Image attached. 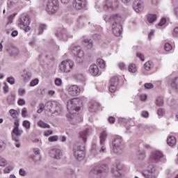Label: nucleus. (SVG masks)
I'll return each instance as SVG.
<instances>
[{"instance_id":"f257e3e1","label":"nucleus","mask_w":178,"mask_h":178,"mask_svg":"<svg viewBox=\"0 0 178 178\" xmlns=\"http://www.w3.org/2000/svg\"><path fill=\"white\" fill-rule=\"evenodd\" d=\"M104 19L105 22H109L111 23L113 34L116 37H119L122 34V16L119 14H114L110 17L108 15H104Z\"/></svg>"},{"instance_id":"f03ea898","label":"nucleus","mask_w":178,"mask_h":178,"mask_svg":"<svg viewBox=\"0 0 178 178\" xmlns=\"http://www.w3.org/2000/svg\"><path fill=\"white\" fill-rule=\"evenodd\" d=\"M81 104L83 101L79 98H73L67 102V109L70 114H67L66 116L68 119H73V115L80 111Z\"/></svg>"},{"instance_id":"7ed1b4c3","label":"nucleus","mask_w":178,"mask_h":178,"mask_svg":"<svg viewBox=\"0 0 178 178\" xmlns=\"http://www.w3.org/2000/svg\"><path fill=\"white\" fill-rule=\"evenodd\" d=\"M109 172V167L105 164L94 167L90 172L89 176L91 178H101L104 174Z\"/></svg>"},{"instance_id":"20e7f679","label":"nucleus","mask_w":178,"mask_h":178,"mask_svg":"<svg viewBox=\"0 0 178 178\" xmlns=\"http://www.w3.org/2000/svg\"><path fill=\"white\" fill-rule=\"evenodd\" d=\"M14 127L11 132L12 134V138L13 140L15 142V147L17 148H19L20 147V137L22 136V134H23V130L19 129V126H20V124L19 122V120H15L14 122Z\"/></svg>"},{"instance_id":"39448f33","label":"nucleus","mask_w":178,"mask_h":178,"mask_svg":"<svg viewBox=\"0 0 178 178\" xmlns=\"http://www.w3.org/2000/svg\"><path fill=\"white\" fill-rule=\"evenodd\" d=\"M58 67L61 73H70L74 67V62L70 59L64 60L60 63Z\"/></svg>"},{"instance_id":"423d86ee","label":"nucleus","mask_w":178,"mask_h":178,"mask_svg":"<svg viewBox=\"0 0 178 178\" xmlns=\"http://www.w3.org/2000/svg\"><path fill=\"white\" fill-rule=\"evenodd\" d=\"M112 149L115 154H122L123 152V140L122 137L117 136L113 138Z\"/></svg>"},{"instance_id":"0eeeda50","label":"nucleus","mask_w":178,"mask_h":178,"mask_svg":"<svg viewBox=\"0 0 178 178\" xmlns=\"http://www.w3.org/2000/svg\"><path fill=\"white\" fill-rule=\"evenodd\" d=\"M59 9V1L58 0H48L46 5V10L50 15H55Z\"/></svg>"},{"instance_id":"6e6552de","label":"nucleus","mask_w":178,"mask_h":178,"mask_svg":"<svg viewBox=\"0 0 178 178\" xmlns=\"http://www.w3.org/2000/svg\"><path fill=\"white\" fill-rule=\"evenodd\" d=\"M72 54L76 58V62L81 63L84 59V51L81 49L80 46L75 47L72 50Z\"/></svg>"},{"instance_id":"1a4fd4ad","label":"nucleus","mask_w":178,"mask_h":178,"mask_svg":"<svg viewBox=\"0 0 178 178\" xmlns=\"http://www.w3.org/2000/svg\"><path fill=\"white\" fill-rule=\"evenodd\" d=\"M74 156L78 161H83L84 159V146L80 147L75 145L73 149Z\"/></svg>"},{"instance_id":"9d476101","label":"nucleus","mask_w":178,"mask_h":178,"mask_svg":"<svg viewBox=\"0 0 178 178\" xmlns=\"http://www.w3.org/2000/svg\"><path fill=\"white\" fill-rule=\"evenodd\" d=\"M47 106H50L49 108V111L51 109H55L54 113H58V115H60V112H62V106L58 102H49L47 104Z\"/></svg>"},{"instance_id":"9b49d317","label":"nucleus","mask_w":178,"mask_h":178,"mask_svg":"<svg viewBox=\"0 0 178 178\" xmlns=\"http://www.w3.org/2000/svg\"><path fill=\"white\" fill-rule=\"evenodd\" d=\"M118 0H106L104 6V10H113L118 8Z\"/></svg>"},{"instance_id":"f8f14e48","label":"nucleus","mask_w":178,"mask_h":178,"mask_svg":"<svg viewBox=\"0 0 178 178\" xmlns=\"http://www.w3.org/2000/svg\"><path fill=\"white\" fill-rule=\"evenodd\" d=\"M67 90L69 95H71L72 97H77V95H80L81 90L77 85L70 86L67 87Z\"/></svg>"},{"instance_id":"ddd939ff","label":"nucleus","mask_w":178,"mask_h":178,"mask_svg":"<svg viewBox=\"0 0 178 178\" xmlns=\"http://www.w3.org/2000/svg\"><path fill=\"white\" fill-rule=\"evenodd\" d=\"M49 155L51 158H53V159L59 160L62 158L63 154H62L61 149L54 148L49 151Z\"/></svg>"},{"instance_id":"4468645a","label":"nucleus","mask_w":178,"mask_h":178,"mask_svg":"<svg viewBox=\"0 0 178 178\" xmlns=\"http://www.w3.org/2000/svg\"><path fill=\"white\" fill-rule=\"evenodd\" d=\"M19 26L21 29L30 26V18L27 15H22L19 20Z\"/></svg>"},{"instance_id":"2eb2a0df","label":"nucleus","mask_w":178,"mask_h":178,"mask_svg":"<svg viewBox=\"0 0 178 178\" xmlns=\"http://www.w3.org/2000/svg\"><path fill=\"white\" fill-rule=\"evenodd\" d=\"M86 0H75L73 3L74 8H75V9H76L77 10H80L83 9V8H86Z\"/></svg>"},{"instance_id":"dca6fc26","label":"nucleus","mask_w":178,"mask_h":178,"mask_svg":"<svg viewBox=\"0 0 178 178\" xmlns=\"http://www.w3.org/2000/svg\"><path fill=\"white\" fill-rule=\"evenodd\" d=\"M56 37L63 41H67L69 35H67V32L65 29H59L56 33Z\"/></svg>"},{"instance_id":"f3484780","label":"nucleus","mask_w":178,"mask_h":178,"mask_svg":"<svg viewBox=\"0 0 178 178\" xmlns=\"http://www.w3.org/2000/svg\"><path fill=\"white\" fill-rule=\"evenodd\" d=\"M134 9L136 13H138L143 10V8H144V1L142 0H136L134 2Z\"/></svg>"},{"instance_id":"a211bd4d","label":"nucleus","mask_w":178,"mask_h":178,"mask_svg":"<svg viewBox=\"0 0 178 178\" xmlns=\"http://www.w3.org/2000/svg\"><path fill=\"white\" fill-rule=\"evenodd\" d=\"M119 83V79L118 78H113L110 81V86L108 90L110 92H115L116 91V87Z\"/></svg>"},{"instance_id":"6ab92c4d","label":"nucleus","mask_w":178,"mask_h":178,"mask_svg":"<svg viewBox=\"0 0 178 178\" xmlns=\"http://www.w3.org/2000/svg\"><path fill=\"white\" fill-rule=\"evenodd\" d=\"M162 156L163 155L161 152H153L150 155V161H152V162H159V160L161 159V158H162Z\"/></svg>"},{"instance_id":"aec40b11","label":"nucleus","mask_w":178,"mask_h":178,"mask_svg":"<svg viewBox=\"0 0 178 178\" xmlns=\"http://www.w3.org/2000/svg\"><path fill=\"white\" fill-rule=\"evenodd\" d=\"M89 134L90 129H86L79 133V138L82 140L83 144H85V143H87V138H88Z\"/></svg>"},{"instance_id":"412c9836","label":"nucleus","mask_w":178,"mask_h":178,"mask_svg":"<svg viewBox=\"0 0 178 178\" xmlns=\"http://www.w3.org/2000/svg\"><path fill=\"white\" fill-rule=\"evenodd\" d=\"M89 72L92 76H98L99 75V69L98 65L96 64H92L89 67Z\"/></svg>"},{"instance_id":"4be33fe9","label":"nucleus","mask_w":178,"mask_h":178,"mask_svg":"<svg viewBox=\"0 0 178 178\" xmlns=\"http://www.w3.org/2000/svg\"><path fill=\"white\" fill-rule=\"evenodd\" d=\"M88 108L90 112H96L98 111V108H99V104L95 102H91L88 104Z\"/></svg>"},{"instance_id":"5701e85b","label":"nucleus","mask_w":178,"mask_h":178,"mask_svg":"<svg viewBox=\"0 0 178 178\" xmlns=\"http://www.w3.org/2000/svg\"><path fill=\"white\" fill-rule=\"evenodd\" d=\"M106 137H108V134H106V131H102L99 136L100 145H104V144H105Z\"/></svg>"},{"instance_id":"b1692460","label":"nucleus","mask_w":178,"mask_h":178,"mask_svg":"<svg viewBox=\"0 0 178 178\" xmlns=\"http://www.w3.org/2000/svg\"><path fill=\"white\" fill-rule=\"evenodd\" d=\"M169 84L172 88L178 91V77L170 81Z\"/></svg>"},{"instance_id":"393cba45","label":"nucleus","mask_w":178,"mask_h":178,"mask_svg":"<svg viewBox=\"0 0 178 178\" xmlns=\"http://www.w3.org/2000/svg\"><path fill=\"white\" fill-rule=\"evenodd\" d=\"M167 143L170 147H173L176 145V138L175 136H170L167 138Z\"/></svg>"},{"instance_id":"a878e982","label":"nucleus","mask_w":178,"mask_h":178,"mask_svg":"<svg viewBox=\"0 0 178 178\" xmlns=\"http://www.w3.org/2000/svg\"><path fill=\"white\" fill-rule=\"evenodd\" d=\"M83 43L88 49H91V48L93 47L92 40L91 39L83 40Z\"/></svg>"},{"instance_id":"bb28decb","label":"nucleus","mask_w":178,"mask_h":178,"mask_svg":"<svg viewBox=\"0 0 178 178\" xmlns=\"http://www.w3.org/2000/svg\"><path fill=\"white\" fill-rule=\"evenodd\" d=\"M128 70L130 73H137V65L134 63H131L128 66Z\"/></svg>"},{"instance_id":"cd10ccee","label":"nucleus","mask_w":178,"mask_h":178,"mask_svg":"<svg viewBox=\"0 0 178 178\" xmlns=\"http://www.w3.org/2000/svg\"><path fill=\"white\" fill-rule=\"evenodd\" d=\"M24 81H29L30 79H31V73L27 72V71H24L23 74L22 75Z\"/></svg>"},{"instance_id":"c85d7f7f","label":"nucleus","mask_w":178,"mask_h":178,"mask_svg":"<svg viewBox=\"0 0 178 178\" xmlns=\"http://www.w3.org/2000/svg\"><path fill=\"white\" fill-rule=\"evenodd\" d=\"M152 67H154V63H152V61H147L144 64V69L145 70H151Z\"/></svg>"},{"instance_id":"c756f323","label":"nucleus","mask_w":178,"mask_h":178,"mask_svg":"<svg viewBox=\"0 0 178 178\" xmlns=\"http://www.w3.org/2000/svg\"><path fill=\"white\" fill-rule=\"evenodd\" d=\"M38 126L39 127H41L42 129H49V127H51V126H49V124L45 123L42 120H40L39 122H38Z\"/></svg>"},{"instance_id":"7c9ffc66","label":"nucleus","mask_w":178,"mask_h":178,"mask_svg":"<svg viewBox=\"0 0 178 178\" xmlns=\"http://www.w3.org/2000/svg\"><path fill=\"white\" fill-rule=\"evenodd\" d=\"M147 21L149 23H154V22L156 21V15L149 14L147 15Z\"/></svg>"},{"instance_id":"2f4dec72","label":"nucleus","mask_w":178,"mask_h":178,"mask_svg":"<svg viewBox=\"0 0 178 178\" xmlns=\"http://www.w3.org/2000/svg\"><path fill=\"white\" fill-rule=\"evenodd\" d=\"M97 63L101 69H104L105 66H106L105 64V60H104L102 58H97Z\"/></svg>"},{"instance_id":"473e14b6","label":"nucleus","mask_w":178,"mask_h":178,"mask_svg":"<svg viewBox=\"0 0 178 178\" xmlns=\"http://www.w3.org/2000/svg\"><path fill=\"white\" fill-rule=\"evenodd\" d=\"M19 3V0H8V8H14Z\"/></svg>"},{"instance_id":"72a5a7b5","label":"nucleus","mask_w":178,"mask_h":178,"mask_svg":"<svg viewBox=\"0 0 178 178\" xmlns=\"http://www.w3.org/2000/svg\"><path fill=\"white\" fill-rule=\"evenodd\" d=\"M22 126L26 129V130H30V128L31 127V122L27 120H25L22 122Z\"/></svg>"},{"instance_id":"f704fd0d","label":"nucleus","mask_w":178,"mask_h":178,"mask_svg":"<svg viewBox=\"0 0 178 178\" xmlns=\"http://www.w3.org/2000/svg\"><path fill=\"white\" fill-rule=\"evenodd\" d=\"M7 51L10 54V56H17V55H19V50H17V49L12 48L11 51L9 50Z\"/></svg>"},{"instance_id":"c9c22d12","label":"nucleus","mask_w":178,"mask_h":178,"mask_svg":"<svg viewBox=\"0 0 178 178\" xmlns=\"http://www.w3.org/2000/svg\"><path fill=\"white\" fill-rule=\"evenodd\" d=\"M9 113L10 114L11 118L13 119H17V111L15 109H10L9 111Z\"/></svg>"},{"instance_id":"e433bc0d","label":"nucleus","mask_w":178,"mask_h":178,"mask_svg":"<svg viewBox=\"0 0 178 178\" xmlns=\"http://www.w3.org/2000/svg\"><path fill=\"white\" fill-rule=\"evenodd\" d=\"M164 49H165V51H166V52H170V51H172V49H173V47H172V44L167 42L164 45Z\"/></svg>"},{"instance_id":"4c0bfd02","label":"nucleus","mask_w":178,"mask_h":178,"mask_svg":"<svg viewBox=\"0 0 178 178\" xmlns=\"http://www.w3.org/2000/svg\"><path fill=\"white\" fill-rule=\"evenodd\" d=\"M156 105L157 106H163V99L161 97H158L156 99Z\"/></svg>"},{"instance_id":"58836bf2","label":"nucleus","mask_w":178,"mask_h":178,"mask_svg":"<svg viewBox=\"0 0 178 178\" xmlns=\"http://www.w3.org/2000/svg\"><path fill=\"white\" fill-rule=\"evenodd\" d=\"M3 94H8L9 92V86L6 83H4L2 87Z\"/></svg>"},{"instance_id":"ea45409f","label":"nucleus","mask_w":178,"mask_h":178,"mask_svg":"<svg viewBox=\"0 0 178 178\" xmlns=\"http://www.w3.org/2000/svg\"><path fill=\"white\" fill-rule=\"evenodd\" d=\"M147 170L149 173H151V175H152L153 173H155V172L156 171V168L154 165H149Z\"/></svg>"},{"instance_id":"a19ab883","label":"nucleus","mask_w":178,"mask_h":178,"mask_svg":"<svg viewBox=\"0 0 178 178\" xmlns=\"http://www.w3.org/2000/svg\"><path fill=\"white\" fill-rule=\"evenodd\" d=\"M13 170V165H9L3 170L4 173H10Z\"/></svg>"},{"instance_id":"79ce46f5","label":"nucleus","mask_w":178,"mask_h":178,"mask_svg":"<svg viewBox=\"0 0 178 178\" xmlns=\"http://www.w3.org/2000/svg\"><path fill=\"white\" fill-rule=\"evenodd\" d=\"M47 29V25L45 24H40L39 26V34H42L44 30Z\"/></svg>"},{"instance_id":"37998d69","label":"nucleus","mask_w":178,"mask_h":178,"mask_svg":"<svg viewBox=\"0 0 178 178\" xmlns=\"http://www.w3.org/2000/svg\"><path fill=\"white\" fill-rule=\"evenodd\" d=\"M16 16V14H12L8 17V22L7 24H12L13 23V19H15V17Z\"/></svg>"},{"instance_id":"c03bdc74","label":"nucleus","mask_w":178,"mask_h":178,"mask_svg":"<svg viewBox=\"0 0 178 178\" xmlns=\"http://www.w3.org/2000/svg\"><path fill=\"white\" fill-rule=\"evenodd\" d=\"M38 83H39L38 79H33L31 81L30 86L31 87H35V86H37V84H38Z\"/></svg>"},{"instance_id":"a18cd8bd","label":"nucleus","mask_w":178,"mask_h":178,"mask_svg":"<svg viewBox=\"0 0 178 178\" xmlns=\"http://www.w3.org/2000/svg\"><path fill=\"white\" fill-rule=\"evenodd\" d=\"M26 94V89L24 88H19L18 89V95H20V97H23Z\"/></svg>"},{"instance_id":"49530a36","label":"nucleus","mask_w":178,"mask_h":178,"mask_svg":"<svg viewBox=\"0 0 178 178\" xmlns=\"http://www.w3.org/2000/svg\"><path fill=\"white\" fill-rule=\"evenodd\" d=\"M144 86L146 90H151V88H154V85L151 83H146L144 84Z\"/></svg>"},{"instance_id":"de8ad7c7","label":"nucleus","mask_w":178,"mask_h":178,"mask_svg":"<svg viewBox=\"0 0 178 178\" xmlns=\"http://www.w3.org/2000/svg\"><path fill=\"white\" fill-rule=\"evenodd\" d=\"M118 67L120 70H126V65L123 62L118 63Z\"/></svg>"},{"instance_id":"09e8293b","label":"nucleus","mask_w":178,"mask_h":178,"mask_svg":"<svg viewBox=\"0 0 178 178\" xmlns=\"http://www.w3.org/2000/svg\"><path fill=\"white\" fill-rule=\"evenodd\" d=\"M17 104L18 105H19V106H23L26 105V100H24V99H19L17 101Z\"/></svg>"},{"instance_id":"8fccbe9b","label":"nucleus","mask_w":178,"mask_h":178,"mask_svg":"<svg viewBox=\"0 0 178 178\" xmlns=\"http://www.w3.org/2000/svg\"><path fill=\"white\" fill-rule=\"evenodd\" d=\"M21 115H22V118L27 117V108H23L22 109Z\"/></svg>"},{"instance_id":"3c124183","label":"nucleus","mask_w":178,"mask_h":178,"mask_svg":"<svg viewBox=\"0 0 178 178\" xmlns=\"http://www.w3.org/2000/svg\"><path fill=\"white\" fill-rule=\"evenodd\" d=\"M166 24V18L163 17L161 18L160 22L159 23L158 26H160V27H162V26H165Z\"/></svg>"},{"instance_id":"603ef678","label":"nucleus","mask_w":178,"mask_h":178,"mask_svg":"<svg viewBox=\"0 0 178 178\" xmlns=\"http://www.w3.org/2000/svg\"><path fill=\"white\" fill-rule=\"evenodd\" d=\"M45 109V106H44V104H40V108L37 111V113H42V111Z\"/></svg>"},{"instance_id":"864d4df0","label":"nucleus","mask_w":178,"mask_h":178,"mask_svg":"<svg viewBox=\"0 0 178 178\" xmlns=\"http://www.w3.org/2000/svg\"><path fill=\"white\" fill-rule=\"evenodd\" d=\"M111 172L115 177L120 176V174L119 173V170H115V168H112Z\"/></svg>"},{"instance_id":"5fc2aeb1","label":"nucleus","mask_w":178,"mask_h":178,"mask_svg":"<svg viewBox=\"0 0 178 178\" xmlns=\"http://www.w3.org/2000/svg\"><path fill=\"white\" fill-rule=\"evenodd\" d=\"M172 36L178 38V26L175 27L172 31Z\"/></svg>"},{"instance_id":"6e6d98bb","label":"nucleus","mask_w":178,"mask_h":178,"mask_svg":"<svg viewBox=\"0 0 178 178\" xmlns=\"http://www.w3.org/2000/svg\"><path fill=\"white\" fill-rule=\"evenodd\" d=\"M49 143H54L58 141V136H51L49 138Z\"/></svg>"},{"instance_id":"4d7b16f0","label":"nucleus","mask_w":178,"mask_h":178,"mask_svg":"<svg viewBox=\"0 0 178 178\" xmlns=\"http://www.w3.org/2000/svg\"><path fill=\"white\" fill-rule=\"evenodd\" d=\"M7 81L9 83V84H11V86H13V84L15 83V78L13 77H8L7 79Z\"/></svg>"},{"instance_id":"13d9d810","label":"nucleus","mask_w":178,"mask_h":178,"mask_svg":"<svg viewBox=\"0 0 178 178\" xmlns=\"http://www.w3.org/2000/svg\"><path fill=\"white\" fill-rule=\"evenodd\" d=\"M159 116H163L165 115V110L163 108H159L157 111Z\"/></svg>"},{"instance_id":"bf43d9fd","label":"nucleus","mask_w":178,"mask_h":178,"mask_svg":"<svg viewBox=\"0 0 178 178\" xmlns=\"http://www.w3.org/2000/svg\"><path fill=\"white\" fill-rule=\"evenodd\" d=\"M54 83L56 86H62V79L57 78L55 79Z\"/></svg>"},{"instance_id":"052dcab7","label":"nucleus","mask_w":178,"mask_h":178,"mask_svg":"<svg viewBox=\"0 0 178 178\" xmlns=\"http://www.w3.org/2000/svg\"><path fill=\"white\" fill-rule=\"evenodd\" d=\"M0 166H6V160L0 157Z\"/></svg>"},{"instance_id":"680f3d73","label":"nucleus","mask_w":178,"mask_h":178,"mask_svg":"<svg viewBox=\"0 0 178 178\" xmlns=\"http://www.w3.org/2000/svg\"><path fill=\"white\" fill-rule=\"evenodd\" d=\"M136 56H137V58H139V59H140V60L144 61V55L143 54L137 53Z\"/></svg>"},{"instance_id":"e2e57ef3","label":"nucleus","mask_w":178,"mask_h":178,"mask_svg":"<svg viewBox=\"0 0 178 178\" xmlns=\"http://www.w3.org/2000/svg\"><path fill=\"white\" fill-rule=\"evenodd\" d=\"M140 101H146L147 100V95H145V94L140 95Z\"/></svg>"},{"instance_id":"0e129e2a","label":"nucleus","mask_w":178,"mask_h":178,"mask_svg":"<svg viewBox=\"0 0 178 178\" xmlns=\"http://www.w3.org/2000/svg\"><path fill=\"white\" fill-rule=\"evenodd\" d=\"M19 173L20 176H26V170L23 168L19 169Z\"/></svg>"},{"instance_id":"69168bd1","label":"nucleus","mask_w":178,"mask_h":178,"mask_svg":"<svg viewBox=\"0 0 178 178\" xmlns=\"http://www.w3.org/2000/svg\"><path fill=\"white\" fill-rule=\"evenodd\" d=\"M33 152H34L35 155H40V150L38 148L35 147V148H33Z\"/></svg>"},{"instance_id":"338daca9","label":"nucleus","mask_w":178,"mask_h":178,"mask_svg":"<svg viewBox=\"0 0 178 178\" xmlns=\"http://www.w3.org/2000/svg\"><path fill=\"white\" fill-rule=\"evenodd\" d=\"M141 115L143 116V118H148L149 116L148 111H143L141 113Z\"/></svg>"},{"instance_id":"774afa93","label":"nucleus","mask_w":178,"mask_h":178,"mask_svg":"<svg viewBox=\"0 0 178 178\" xmlns=\"http://www.w3.org/2000/svg\"><path fill=\"white\" fill-rule=\"evenodd\" d=\"M174 13H175V16H177V17H178V7H176L175 8H174Z\"/></svg>"}]
</instances>
